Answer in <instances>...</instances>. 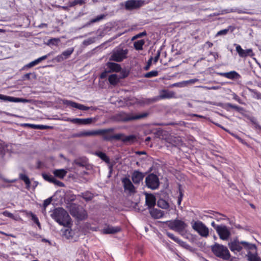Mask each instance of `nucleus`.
I'll return each mask as SVG.
<instances>
[{
    "instance_id": "nucleus-18",
    "label": "nucleus",
    "mask_w": 261,
    "mask_h": 261,
    "mask_svg": "<svg viewBox=\"0 0 261 261\" xmlns=\"http://www.w3.org/2000/svg\"><path fill=\"white\" fill-rule=\"evenodd\" d=\"M156 202V199L155 196L151 194H145V204L148 206V208L153 207Z\"/></svg>"
},
{
    "instance_id": "nucleus-35",
    "label": "nucleus",
    "mask_w": 261,
    "mask_h": 261,
    "mask_svg": "<svg viewBox=\"0 0 261 261\" xmlns=\"http://www.w3.org/2000/svg\"><path fill=\"white\" fill-rule=\"evenodd\" d=\"M211 214H212V218L215 219L218 221L221 220H225L226 217L220 213L216 212H212Z\"/></svg>"
},
{
    "instance_id": "nucleus-14",
    "label": "nucleus",
    "mask_w": 261,
    "mask_h": 261,
    "mask_svg": "<svg viewBox=\"0 0 261 261\" xmlns=\"http://www.w3.org/2000/svg\"><path fill=\"white\" fill-rule=\"evenodd\" d=\"M243 242H246L245 241L239 242L237 240H234L228 244V247L230 250L234 253L240 252L242 249V246L244 247V244Z\"/></svg>"
},
{
    "instance_id": "nucleus-57",
    "label": "nucleus",
    "mask_w": 261,
    "mask_h": 261,
    "mask_svg": "<svg viewBox=\"0 0 261 261\" xmlns=\"http://www.w3.org/2000/svg\"><path fill=\"white\" fill-rule=\"evenodd\" d=\"M51 197L45 199L43 202V207L44 209V211H45V208L51 203Z\"/></svg>"
},
{
    "instance_id": "nucleus-55",
    "label": "nucleus",
    "mask_w": 261,
    "mask_h": 261,
    "mask_svg": "<svg viewBox=\"0 0 261 261\" xmlns=\"http://www.w3.org/2000/svg\"><path fill=\"white\" fill-rule=\"evenodd\" d=\"M124 135L122 134H117L113 135V140H122L123 138Z\"/></svg>"
},
{
    "instance_id": "nucleus-51",
    "label": "nucleus",
    "mask_w": 261,
    "mask_h": 261,
    "mask_svg": "<svg viewBox=\"0 0 261 261\" xmlns=\"http://www.w3.org/2000/svg\"><path fill=\"white\" fill-rule=\"evenodd\" d=\"M37 64L36 62V61L34 60L30 63H29V64L25 65V66H23V67L22 68V70H24L27 68H31V67H33L35 66H36Z\"/></svg>"
},
{
    "instance_id": "nucleus-24",
    "label": "nucleus",
    "mask_w": 261,
    "mask_h": 261,
    "mask_svg": "<svg viewBox=\"0 0 261 261\" xmlns=\"http://www.w3.org/2000/svg\"><path fill=\"white\" fill-rule=\"evenodd\" d=\"M120 230L119 227H113L112 226H108L107 227L102 229V232L105 234H113L119 232Z\"/></svg>"
},
{
    "instance_id": "nucleus-46",
    "label": "nucleus",
    "mask_w": 261,
    "mask_h": 261,
    "mask_svg": "<svg viewBox=\"0 0 261 261\" xmlns=\"http://www.w3.org/2000/svg\"><path fill=\"white\" fill-rule=\"evenodd\" d=\"M42 176L45 180L51 183H53L55 178L53 176L49 174H42Z\"/></svg>"
},
{
    "instance_id": "nucleus-59",
    "label": "nucleus",
    "mask_w": 261,
    "mask_h": 261,
    "mask_svg": "<svg viewBox=\"0 0 261 261\" xmlns=\"http://www.w3.org/2000/svg\"><path fill=\"white\" fill-rule=\"evenodd\" d=\"M109 73H110V71L105 70L104 71H103L100 75V78L101 79H105L106 78V77L108 76V74Z\"/></svg>"
},
{
    "instance_id": "nucleus-49",
    "label": "nucleus",
    "mask_w": 261,
    "mask_h": 261,
    "mask_svg": "<svg viewBox=\"0 0 261 261\" xmlns=\"http://www.w3.org/2000/svg\"><path fill=\"white\" fill-rule=\"evenodd\" d=\"M7 145L5 143H0V156L3 157L5 153V148Z\"/></svg>"
},
{
    "instance_id": "nucleus-32",
    "label": "nucleus",
    "mask_w": 261,
    "mask_h": 261,
    "mask_svg": "<svg viewBox=\"0 0 261 261\" xmlns=\"http://www.w3.org/2000/svg\"><path fill=\"white\" fill-rule=\"evenodd\" d=\"M175 93L172 91H169L166 90H164L161 95L162 98H170L174 96Z\"/></svg>"
},
{
    "instance_id": "nucleus-48",
    "label": "nucleus",
    "mask_w": 261,
    "mask_h": 261,
    "mask_svg": "<svg viewBox=\"0 0 261 261\" xmlns=\"http://www.w3.org/2000/svg\"><path fill=\"white\" fill-rule=\"evenodd\" d=\"M227 107L228 108H232L234 110H236V111L237 112H239V113H242V111L243 110V109L240 107H238L237 106H236V105H233L232 104H231V103H227Z\"/></svg>"
},
{
    "instance_id": "nucleus-23",
    "label": "nucleus",
    "mask_w": 261,
    "mask_h": 261,
    "mask_svg": "<svg viewBox=\"0 0 261 261\" xmlns=\"http://www.w3.org/2000/svg\"><path fill=\"white\" fill-rule=\"evenodd\" d=\"M71 214L80 220L85 219L87 217L86 212L83 208H78V211L76 213L72 212Z\"/></svg>"
},
{
    "instance_id": "nucleus-15",
    "label": "nucleus",
    "mask_w": 261,
    "mask_h": 261,
    "mask_svg": "<svg viewBox=\"0 0 261 261\" xmlns=\"http://www.w3.org/2000/svg\"><path fill=\"white\" fill-rule=\"evenodd\" d=\"M234 45L236 46V51L239 54V56L241 58H246L247 57H252L255 55L251 48L244 50L239 44H234Z\"/></svg>"
},
{
    "instance_id": "nucleus-43",
    "label": "nucleus",
    "mask_w": 261,
    "mask_h": 261,
    "mask_svg": "<svg viewBox=\"0 0 261 261\" xmlns=\"http://www.w3.org/2000/svg\"><path fill=\"white\" fill-rule=\"evenodd\" d=\"M248 90L250 93L252 94L253 97L257 99H261V93L257 91L256 90L248 88Z\"/></svg>"
},
{
    "instance_id": "nucleus-7",
    "label": "nucleus",
    "mask_w": 261,
    "mask_h": 261,
    "mask_svg": "<svg viewBox=\"0 0 261 261\" xmlns=\"http://www.w3.org/2000/svg\"><path fill=\"white\" fill-rule=\"evenodd\" d=\"M128 50L127 49H123L119 48L113 51L110 57V60L114 61L117 62L122 61L127 58V55Z\"/></svg>"
},
{
    "instance_id": "nucleus-64",
    "label": "nucleus",
    "mask_w": 261,
    "mask_h": 261,
    "mask_svg": "<svg viewBox=\"0 0 261 261\" xmlns=\"http://www.w3.org/2000/svg\"><path fill=\"white\" fill-rule=\"evenodd\" d=\"M53 183L54 184H55L56 185H57L60 187H64V184L62 182H61L58 180H57L56 178H55Z\"/></svg>"
},
{
    "instance_id": "nucleus-25",
    "label": "nucleus",
    "mask_w": 261,
    "mask_h": 261,
    "mask_svg": "<svg viewBox=\"0 0 261 261\" xmlns=\"http://www.w3.org/2000/svg\"><path fill=\"white\" fill-rule=\"evenodd\" d=\"M120 78L118 74H112L108 77V81L112 85L115 86L120 82Z\"/></svg>"
},
{
    "instance_id": "nucleus-33",
    "label": "nucleus",
    "mask_w": 261,
    "mask_h": 261,
    "mask_svg": "<svg viewBox=\"0 0 261 261\" xmlns=\"http://www.w3.org/2000/svg\"><path fill=\"white\" fill-rule=\"evenodd\" d=\"M145 44V41L143 39H141L134 42V46L136 50H141L143 49V46Z\"/></svg>"
},
{
    "instance_id": "nucleus-50",
    "label": "nucleus",
    "mask_w": 261,
    "mask_h": 261,
    "mask_svg": "<svg viewBox=\"0 0 261 261\" xmlns=\"http://www.w3.org/2000/svg\"><path fill=\"white\" fill-rule=\"evenodd\" d=\"M95 120V118H89L86 119H83L82 124H88L94 122Z\"/></svg>"
},
{
    "instance_id": "nucleus-1",
    "label": "nucleus",
    "mask_w": 261,
    "mask_h": 261,
    "mask_svg": "<svg viewBox=\"0 0 261 261\" xmlns=\"http://www.w3.org/2000/svg\"><path fill=\"white\" fill-rule=\"evenodd\" d=\"M51 217L60 225L67 227L70 224L71 219L68 213L62 207L56 208Z\"/></svg>"
},
{
    "instance_id": "nucleus-58",
    "label": "nucleus",
    "mask_w": 261,
    "mask_h": 261,
    "mask_svg": "<svg viewBox=\"0 0 261 261\" xmlns=\"http://www.w3.org/2000/svg\"><path fill=\"white\" fill-rule=\"evenodd\" d=\"M179 195L178 197V199H177V204L178 205H180L182 199V197L184 196V194L182 193V191L180 189L179 190Z\"/></svg>"
},
{
    "instance_id": "nucleus-12",
    "label": "nucleus",
    "mask_w": 261,
    "mask_h": 261,
    "mask_svg": "<svg viewBox=\"0 0 261 261\" xmlns=\"http://www.w3.org/2000/svg\"><path fill=\"white\" fill-rule=\"evenodd\" d=\"M121 181L124 191L126 193L129 195H132L136 192V188L129 178H123Z\"/></svg>"
},
{
    "instance_id": "nucleus-60",
    "label": "nucleus",
    "mask_w": 261,
    "mask_h": 261,
    "mask_svg": "<svg viewBox=\"0 0 261 261\" xmlns=\"http://www.w3.org/2000/svg\"><path fill=\"white\" fill-rule=\"evenodd\" d=\"M166 234L167 235V236L169 238H170V239L173 240L175 242H176V241H177V240L178 238L176 237L175 236H174L173 234H172V233H170L169 232H168V231L166 232Z\"/></svg>"
},
{
    "instance_id": "nucleus-22",
    "label": "nucleus",
    "mask_w": 261,
    "mask_h": 261,
    "mask_svg": "<svg viewBox=\"0 0 261 261\" xmlns=\"http://www.w3.org/2000/svg\"><path fill=\"white\" fill-rule=\"evenodd\" d=\"M107 66L109 70L111 72H119L121 69L120 64L114 62H109L107 63Z\"/></svg>"
},
{
    "instance_id": "nucleus-62",
    "label": "nucleus",
    "mask_w": 261,
    "mask_h": 261,
    "mask_svg": "<svg viewBox=\"0 0 261 261\" xmlns=\"http://www.w3.org/2000/svg\"><path fill=\"white\" fill-rule=\"evenodd\" d=\"M83 119L75 118L71 120V121L73 123L82 124Z\"/></svg>"
},
{
    "instance_id": "nucleus-6",
    "label": "nucleus",
    "mask_w": 261,
    "mask_h": 261,
    "mask_svg": "<svg viewBox=\"0 0 261 261\" xmlns=\"http://www.w3.org/2000/svg\"><path fill=\"white\" fill-rule=\"evenodd\" d=\"M165 223L170 229L179 233H181L184 231L187 227V225L185 222L178 219L167 221Z\"/></svg>"
},
{
    "instance_id": "nucleus-28",
    "label": "nucleus",
    "mask_w": 261,
    "mask_h": 261,
    "mask_svg": "<svg viewBox=\"0 0 261 261\" xmlns=\"http://www.w3.org/2000/svg\"><path fill=\"white\" fill-rule=\"evenodd\" d=\"M54 175L60 178H63L67 174V171L63 169H56L53 171Z\"/></svg>"
},
{
    "instance_id": "nucleus-44",
    "label": "nucleus",
    "mask_w": 261,
    "mask_h": 261,
    "mask_svg": "<svg viewBox=\"0 0 261 261\" xmlns=\"http://www.w3.org/2000/svg\"><path fill=\"white\" fill-rule=\"evenodd\" d=\"M119 72V75H118L120 79H123L127 77L129 74V71H127L126 69H121Z\"/></svg>"
},
{
    "instance_id": "nucleus-61",
    "label": "nucleus",
    "mask_w": 261,
    "mask_h": 261,
    "mask_svg": "<svg viewBox=\"0 0 261 261\" xmlns=\"http://www.w3.org/2000/svg\"><path fill=\"white\" fill-rule=\"evenodd\" d=\"M172 87H185L186 86H185V81H182L181 82L174 83L172 85Z\"/></svg>"
},
{
    "instance_id": "nucleus-34",
    "label": "nucleus",
    "mask_w": 261,
    "mask_h": 261,
    "mask_svg": "<svg viewBox=\"0 0 261 261\" xmlns=\"http://www.w3.org/2000/svg\"><path fill=\"white\" fill-rule=\"evenodd\" d=\"M19 178L24 182L26 188L28 190H30L31 189V182L28 176L25 174H20L19 175Z\"/></svg>"
},
{
    "instance_id": "nucleus-31",
    "label": "nucleus",
    "mask_w": 261,
    "mask_h": 261,
    "mask_svg": "<svg viewBox=\"0 0 261 261\" xmlns=\"http://www.w3.org/2000/svg\"><path fill=\"white\" fill-rule=\"evenodd\" d=\"M234 29L235 28L234 26L229 25L227 29H225L218 32L216 36H219L225 35L228 33L229 30H230V32L232 33L234 31Z\"/></svg>"
},
{
    "instance_id": "nucleus-40",
    "label": "nucleus",
    "mask_w": 261,
    "mask_h": 261,
    "mask_svg": "<svg viewBox=\"0 0 261 261\" xmlns=\"http://www.w3.org/2000/svg\"><path fill=\"white\" fill-rule=\"evenodd\" d=\"M81 196L86 201L90 200L93 198V194L89 191L81 193Z\"/></svg>"
},
{
    "instance_id": "nucleus-41",
    "label": "nucleus",
    "mask_w": 261,
    "mask_h": 261,
    "mask_svg": "<svg viewBox=\"0 0 261 261\" xmlns=\"http://www.w3.org/2000/svg\"><path fill=\"white\" fill-rule=\"evenodd\" d=\"M159 72L157 70H152L144 74V76L146 78H151L157 76Z\"/></svg>"
},
{
    "instance_id": "nucleus-54",
    "label": "nucleus",
    "mask_w": 261,
    "mask_h": 261,
    "mask_svg": "<svg viewBox=\"0 0 261 261\" xmlns=\"http://www.w3.org/2000/svg\"><path fill=\"white\" fill-rule=\"evenodd\" d=\"M153 58L152 57L148 60L146 65L144 67V69L146 71L148 70L152 64Z\"/></svg>"
},
{
    "instance_id": "nucleus-17",
    "label": "nucleus",
    "mask_w": 261,
    "mask_h": 261,
    "mask_svg": "<svg viewBox=\"0 0 261 261\" xmlns=\"http://www.w3.org/2000/svg\"><path fill=\"white\" fill-rule=\"evenodd\" d=\"M74 48L73 47L69 48L62 52V53L56 57L54 60L57 62H61L64 60L68 59L73 53Z\"/></svg>"
},
{
    "instance_id": "nucleus-45",
    "label": "nucleus",
    "mask_w": 261,
    "mask_h": 261,
    "mask_svg": "<svg viewBox=\"0 0 261 261\" xmlns=\"http://www.w3.org/2000/svg\"><path fill=\"white\" fill-rule=\"evenodd\" d=\"M85 4V2L84 0H74L73 2H69V6L73 7L76 5L82 6Z\"/></svg>"
},
{
    "instance_id": "nucleus-52",
    "label": "nucleus",
    "mask_w": 261,
    "mask_h": 261,
    "mask_svg": "<svg viewBox=\"0 0 261 261\" xmlns=\"http://www.w3.org/2000/svg\"><path fill=\"white\" fill-rule=\"evenodd\" d=\"M33 127V129H45L49 128L50 127L47 125H36L32 126Z\"/></svg>"
},
{
    "instance_id": "nucleus-47",
    "label": "nucleus",
    "mask_w": 261,
    "mask_h": 261,
    "mask_svg": "<svg viewBox=\"0 0 261 261\" xmlns=\"http://www.w3.org/2000/svg\"><path fill=\"white\" fill-rule=\"evenodd\" d=\"M136 139V137L134 135H129L123 137L122 141L124 142H133Z\"/></svg>"
},
{
    "instance_id": "nucleus-5",
    "label": "nucleus",
    "mask_w": 261,
    "mask_h": 261,
    "mask_svg": "<svg viewBox=\"0 0 261 261\" xmlns=\"http://www.w3.org/2000/svg\"><path fill=\"white\" fill-rule=\"evenodd\" d=\"M192 228L201 237L207 238L209 235L208 228L201 221H196L191 223Z\"/></svg>"
},
{
    "instance_id": "nucleus-42",
    "label": "nucleus",
    "mask_w": 261,
    "mask_h": 261,
    "mask_svg": "<svg viewBox=\"0 0 261 261\" xmlns=\"http://www.w3.org/2000/svg\"><path fill=\"white\" fill-rule=\"evenodd\" d=\"M60 42V39L58 38H53L49 39L47 41V45H57Z\"/></svg>"
},
{
    "instance_id": "nucleus-26",
    "label": "nucleus",
    "mask_w": 261,
    "mask_h": 261,
    "mask_svg": "<svg viewBox=\"0 0 261 261\" xmlns=\"http://www.w3.org/2000/svg\"><path fill=\"white\" fill-rule=\"evenodd\" d=\"M106 17V15L104 14H100L99 15L97 16L96 17L91 19L89 21L87 22L84 26L83 28L88 27L92 23L98 22L102 19H104Z\"/></svg>"
},
{
    "instance_id": "nucleus-56",
    "label": "nucleus",
    "mask_w": 261,
    "mask_h": 261,
    "mask_svg": "<svg viewBox=\"0 0 261 261\" xmlns=\"http://www.w3.org/2000/svg\"><path fill=\"white\" fill-rule=\"evenodd\" d=\"M31 216H32V220L34 221V222L39 227H40V223L39 221L38 218L36 217V216L33 214H32Z\"/></svg>"
},
{
    "instance_id": "nucleus-21",
    "label": "nucleus",
    "mask_w": 261,
    "mask_h": 261,
    "mask_svg": "<svg viewBox=\"0 0 261 261\" xmlns=\"http://www.w3.org/2000/svg\"><path fill=\"white\" fill-rule=\"evenodd\" d=\"M221 15H224L226 14H228L231 12H237L239 14H252L250 12H248L246 11L239 9L238 8H231V9H223L220 11Z\"/></svg>"
},
{
    "instance_id": "nucleus-16",
    "label": "nucleus",
    "mask_w": 261,
    "mask_h": 261,
    "mask_svg": "<svg viewBox=\"0 0 261 261\" xmlns=\"http://www.w3.org/2000/svg\"><path fill=\"white\" fill-rule=\"evenodd\" d=\"M0 100L5 102H28L29 100L20 97H15L0 94Z\"/></svg>"
},
{
    "instance_id": "nucleus-20",
    "label": "nucleus",
    "mask_w": 261,
    "mask_h": 261,
    "mask_svg": "<svg viewBox=\"0 0 261 261\" xmlns=\"http://www.w3.org/2000/svg\"><path fill=\"white\" fill-rule=\"evenodd\" d=\"M149 213L151 217L155 219H160L165 215L164 211L154 207L149 209Z\"/></svg>"
},
{
    "instance_id": "nucleus-8",
    "label": "nucleus",
    "mask_w": 261,
    "mask_h": 261,
    "mask_svg": "<svg viewBox=\"0 0 261 261\" xmlns=\"http://www.w3.org/2000/svg\"><path fill=\"white\" fill-rule=\"evenodd\" d=\"M109 129H97L91 130H82L73 135L75 137H88L96 136L98 135H103L108 132Z\"/></svg>"
},
{
    "instance_id": "nucleus-11",
    "label": "nucleus",
    "mask_w": 261,
    "mask_h": 261,
    "mask_svg": "<svg viewBox=\"0 0 261 261\" xmlns=\"http://www.w3.org/2000/svg\"><path fill=\"white\" fill-rule=\"evenodd\" d=\"M145 182L147 187L152 190L157 189L159 186V178L153 174H150L146 177Z\"/></svg>"
},
{
    "instance_id": "nucleus-13",
    "label": "nucleus",
    "mask_w": 261,
    "mask_h": 261,
    "mask_svg": "<svg viewBox=\"0 0 261 261\" xmlns=\"http://www.w3.org/2000/svg\"><path fill=\"white\" fill-rule=\"evenodd\" d=\"M145 4L142 0H128L125 2V8L127 10L137 9L143 6Z\"/></svg>"
},
{
    "instance_id": "nucleus-53",
    "label": "nucleus",
    "mask_w": 261,
    "mask_h": 261,
    "mask_svg": "<svg viewBox=\"0 0 261 261\" xmlns=\"http://www.w3.org/2000/svg\"><path fill=\"white\" fill-rule=\"evenodd\" d=\"M146 35V31H143L141 33H140L137 34L136 35L134 36V37H133L132 40H134L135 39H137L139 38H141Z\"/></svg>"
},
{
    "instance_id": "nucleus-10",
    "label": "nucleus",
    "mask_w": 261,
    "mask_h": 261,
    "mask_svg": "<svg viewBox=\"0 0 261 261\" xmlns=\"http://www.w3.org/2000/svg\"><path fill=\"white\" fill-rule=\"evenodd\" d=\"M215 229L220 239L227 241L230 238V231L225 225L216 226Z\"/></svg>"
},
{
    "instance_id": "nucleus-30",
    "label": "nucleus",
    "mask_w": 261,
    "mask_h": 261,
    "mask_svg": "<svg viewBox=\"0 0 261 261\" xmlns=\"http://www.w3.org/2000/svg\"><path fill=\"white\" fill-rule=\"evenodd\" d=\"M94 154L100 158L102 161L105 162L106 163H110V159L107 155V154L100 151H96L94 152Z\"/></svg>"
},
{
    "instance_id": "nucleus-63",
    "label": "nucleus",
    "mask_w": 261,
    "mask_h": 261,
    "mask_svg": "<svg viewBox=\"0 0 261 261\" xmlns=\"http://www.w3.org/2000/svg\"><path fill=\"white\" fill-rule=\"evenodd\" d=\"M160 55H161V50H159L157 51V53L153 59L154 63H156L158 61L159 58L160 57Z\"/></svg>"
},
{
    "instance_id": "nucleus-29",
    "label": "nucleus",
    "mask_w": 261,
    "mask_h": 261,
    "mask_svg": "<svg viewBox=\"0 0 261 261\" xmlns=\"http://www.w3.org/2000/svg\"><path fill=\"white\" fill-rule=\"evenodd\" d=\"M240 75L236 71H231L228 72H226L225 77L229 79L237 80L240 79Z\"/></svg>"
},
{
    "instance_id": "nucleus-3",
    "label": "nucleus",
    "mask_w": 261,
    "mask_h": 261,
    "mask_svg": "<svg viewBox=\"0 0 261 261\" xmlns=\"http://www.w3.org/2000/svg\"><path fill=\"white\" fill-rule=\"evenodd\" d=\"M63 103L67 107L71 108H75L84 111L89 110L90 111L91 113H96L97 114L101 113V110L99 109H97L93 107H87L82 104L67 99H63Z\"/></svg>"
},
{
    "instance_id": "nucleus-38",
    "label": "nucleus",
    "mask_w": 261,
    "mask_h": 261,
    "mask_svg": "<svg viewBox=\"0 0 261 261\" xmlns=\"http://www.w3.org/2000/svg\"><path fill=\"white\" fill-rule=\"evenodd\" d=\"M246 116H248L247 119L250 121L255 128L261 130V126L258 124L257 120L255 118L253 117H249V115Z\"/></svg>"
},
{
    "instance_id": "nucleus-4",
    "label": "nucleus",
    "mask_w": 261,
    "mask_h": 261,
    "mask_svg": "<svg viewBox=\"0 0 261 261\" xmlns=\"http://www.w3.org/2000/svg\"><path fill=\"white\" fill-rule=\"evenodd\" d=\"M244 244V248L247 250L246 255L248 261H261L260 257L257 253V248L254 244L248 242H243Z\"/></svg>"
},
{
    "instance_id": "nucleus-37",
    "label": "nucleus",
    "mask_w": 261,
    "mask_h": 261,
    "mask_svg": "<svg viewBox=\"0 0 261 261\" xmlns=\"http://www.w3.org/2000/svg\"><path fill=\"white\" fill-rule=\"evenodd\" d=\"M112 29V25L110 23H107L103 27V30L101 31L99 34L100 36H103L106 34H107L108 32L110 31Z\"/></svg>"
},
{
    "instance_id": "nucleus-27",
    "label": "nucleus",
    "mask_w": 261,
    "mask_h": 261,
    "mask_svg": "<svg viewBox=\"0 0 261 261\" xmlns=\"http://www.w3.org/2000/svg\"><path fill=\"white\" fill-rule=\"evenodd\" d=\"M157 205L159 207L165 210H168L170 207L169 203L162 198L158 200Z\"/></svg>"
},
{
    "instance_id": "nucleus-36",
    "label": "nucleus",
    "mask_w": 261,
    "mask_h": 261,
    "mask_svg": "<svg viewBox=\"0 0 261 261\" xmlns=\"http://www.w3.org/2000/svg\"><path fill=\"white\" fill-rule=\"evenodd\" d=\"M37 78V74L35 72H32V73H28L25 74H24L21 77V79L22 81H25V80H31V79H36Z\"/></svg>"
},
{
    "instance_id": "nucleus-9",
    "label": "nucleus",
    "mask_w": 261,
    "mask_h": 261,
    "mask_svg": "<svg viewBox=\"0 0 261 261\" xmlns=\"http://www.w3.org/2000/svg\"><path fill=\"white\" fill-rule=\"evenodd\" d=\"M146 115H114L112 119L116 122H126L145 117Z\"/></svg>"
},
{
    "instance_id": "nucleus-39",
    "label": "nucleus",
    "mask_w": 261,
    "mask_h": 261,
    "mask_svg": "<svg viewBox=\"0 0 261 261\" xmlns=\"http://www.w3.org/2000/svg\"><path fill=\"white\" fill-rule=\"evenodd\" d=\"M181 247H183L189 250H191L192 247L186 242L182 241L181 240L178 238L177 241H176Z\"/></svg>"
},
{
    "instance_id": "nucleus-2",
    "label": "nucleus",
    "mask_w": 261,
    "mask_h": 261,
    "mask_svg": "<svg viewBox=\"0 0 261 261\" xmlns=\"http://www.w3.org/2000/svg\"><path fill=\"white\" fill-rule=\"evenodd\" d=\"M212 250L216 256L223 260H227L230 257L228 248L223 245L215 243L212 246Z\"/></svg>"
},
{
    "instance_id": "nucleus-19",
    "label": "nucleus",
    "mask_w": 261,
    "mask_h": 261,
    "mask_svg": "<svg viewBox=\"0 0 261 261\" xmlns=\"http://www.w3.org/2000/svg\"><path fill=\"white\" fill-rule=\"evenodd\" d=\"M144 177L143 173L135 170L132 174V179L135 184H138L143 180Z\"/></svg>"
}]
</instances>
